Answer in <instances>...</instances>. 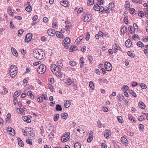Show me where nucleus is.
I'll list each match as a JSON object with an SVG mask.
<instances>
[{"instance_id": "f257e3e1", "label": "nucleus", "mask_w": 148, "mask_h": 148, "mask_svg": "<svg viewBox=\"0 0 148 148\" xmlns=\"http://www.w3.org/2000/svg\"><path fill=\"white\" fill-rule=\"evenodd\" d=\"M44 52L41 49H35L33 52V55L34 57L39 60H41L44 57L43 54Z\"/></svg>"}, {"instance_id": "a18cd8bd", "label": "nucleus", "mask_w": 148, "mask_h": 148, "mask_svg": "<svg viewBox=\"0 0 148 148\" xmlns=\"http://www.w3.org/2000/svg\"><path fill=\"white\" fill-rule=\"evenodd\" d=\"M77 49V47L76 46H71L70 48V50H72V51H76Z\"/></svg>"}, {"instance_id": "2eb2a0df", "label": "nucleus", "mask_w": 148, "mask_h": 148, "mask_svg": "<svg viewBox=\"0 0 148 148\" xmlns=\"http://www.w3.org/2000/svg\"><path fill=\"white\" fill-rule=\"evenodd\" d=\"M118 48V45L115 44L112 46V49L114 53H116L117 51Z\"/></svg>"}, {"instance_id": "4c0bfd02", "label": "nucleus", "mask_w": 148, "mask_h": 148, "mask_svg": "<svg viewBox=\"0 0 148 148\" xmlns=\"http://www.w3.org/2000/svg\"><path fill=\"white\" fill-rule=\"evenodd\" d=\"M75 148H80L81 145L79 143H76L74 145Z\"/></svg>"}, {"instance_id": "72a5a7b5", "label": "nucleus", "mask_w": 148, "mask_h": 148, "mask_svg": "<svg viewBox=\"0 0 148 148\" xmlns=\"http://www.w3.org/2000/svg\"><path fill=\"white\" fill-rule=\"evenodd\" d=\"M126 4L125 6V8L126 10L128 9V10H130V5L129 2L128 1H126Z\"/></svg>"}, {"instance_id": "49530a36", "label": "nucleus", "mask_w": 148, "mask_h": 148, "mask_svg": "<svg viewBox=\"0 0 148 148\" xmlns=\"http://www.w3.org/2000/svg\"><path fill=\"white\" fill-rule=\"evenodd\" d=\"M37 100L39 102H42L43 101V97L39 96L38 97Z\"/></svg>"}, {"instance_id": "b1692460", "label": "nucleus", "mask_w": 148, "mask_h": 148, "mask_svg": "<svg viewBox=\"0 0 148 148\" xmlns=\"http://www.w3.org/2000/svg\"><path fill=\"white\" fill-rule=\"evenodd\" d=\"M84 37L83 36H81L78 37L76 40L75 43L76 44L79 43V42L83 39Z\"/></svg>"}, {"instance_id": "ddd939ff", "label": "nucleus", "mask_w": 148, "mask_h": 148, "mask_svg": "<svg viewBox=\"0 0 148 148\" xmlns=\"http://www.w3.org/2000/svg\"><path fill=\"white\" fill-rule=\"evenodd\" d=\"M138 106L140 108L144 109L145 108V104L142 101H140L138 104Z\"/></svg>"}, {"instance_id": "0e129e2a", "label": "nucleus", "mask_w": 148, "mask_h": 148, "mask_svg": "<svg viewBox=\"0 0 148 148\" xmlns=\"http://www.w3.org/2000/svg\"><path fill=\"white\" fill-rule=\"evenodd\" d=\"M41 63V62L39 61L37 62H35L33 63V65L34 66H37L38 65L40 64Z\"/></svg>"}, {"instance_id": "cd10ccee", "label": "nucleus", "mask_w": 148, "mask_h": 148, "mask_svg": "<svg viewBox=\"0 0 148 148\" xmlns=\"http://www.w3.org/2000/svg\"><path fill=\"white\" fill-rule=\"evenodd\" d=\"M32 7L30 5L27 6L25 8V10L27 12H31L32 10Z\"/></svg>"}, {"instance_id": "412c9836", "label": "nucleus", "mask_w": 148, "mask_h": 148, "mask_svg": "<svg viewBox=\"0 0 148 148\" xmlns=\"http://www.w3.org/2000/svg\"><path fill=\"white\" fill-rule=\"evenodd\" d=\"M130 14L134 16L136 14L135 10L133 8H130Z\"/></svg>"}, {"instance_id": "c756f323", "label": "nucleus", "mask_w": 148, "mask_h": 148, "mask_svg": "<svg viewBox=\"0 0 148 148\" xmlns=\"http://www.w3.org/2000/svg\"><path fill=\"white\" fill-rule=\"evenodd\" d=\"M10 134L12 135H14L15 134V132L14 130L10 128L9 130H8Z\"/></svg>"}, {"instance_id": "a211bd4d", "label": "nucleus", "mask_w": 148, "mask_h": 148, "mask_svg": "<svg viewBox=\"0 0 148 148\" xmlns=\"http://www.w3.org/2000/svg\"><path fill=\"white\" fill-rule=\"evenodd\" d=\"M79 63L80 64V66L81 68L83 67L84 65V62L83 60V57H82L79 60Z\"/></svg>"}, {"instance_id": "7c9ffc66", "label": "nucleus", "mask_w": 148, "mask_h": 148, "mask_svg": "<svg viewBox=\"0 0 148 148\" xmlns=\"http://www.w3.org/2000/svg\"><path fill=\"white\" fill-rule=\"evenodd\" d=\"M27 95L28 96H30L31 98L33 99L34 98V95L32 94L31 91H29L27 93Z\"/></svg>"}, {"instance_id": "473e14b6", "label": "nucleus", "mask_w": 148, "mask_h": 148, "mask_svg": "<svg viewBox=\"0 0 148 148\" xmlns=\"http://www.w3.org/2000/svg\"><path fill=\"white\" fill-rule=\"evenodd\" d=\"M97 123L98 127L100 128H101L102 127H104V126L105 125H104V124H102V123H101V122L99 120L98 121Z\"/></svg>"}, {"instance_id": "c9c22d12", "label": "nucleus", "mask_w": 148, "mask_h": 148, "mask_svg": "<svg viewBox=\"0 0 148 148\" xmlns=\"http://www.w3.org/2000/svg\"><path fill=\"white\" fill-rule=\"evenodd\" d=\"M145 116L143 115H141L138 118V120L139 121H141L145 119Z\"/></svg>"}, {"instance_id": "13d9d810", "label": "nucleus", "mask_w": 148, "mask_h": 148, "mask_svg": "<svg viewBox=\"0 0 148 148\" xmlns=\"http://www.w3.org/2000/svg\"><path fill=\"white\" fill-rule=\"evenodd\" d=\"M138 15L141 17H143L144 16L143 12L142 11H140L139 14H138Z\"/></svg>"}, {"instance_id": "de8ad7c7", "label": "nucleus", "mask_w": 148, "mask_h": 148, "mask_svg": "<svg viewBox=\"0 0 148 148\" xmlns=\"http://www.w3.org/2000/svg\"><path fill=\"white\" fill-rule=\"evenodd\" d=\"M93 139V137L92 136H89V137L88 138L87 140V142L88 143H90L92 141V140Z\"/></svg>"}, {"instance_id": "a878e982", "label": "nucleus", "mask_w": 148, "mask_h": 148, "mask_svg": "<svg viewBox=\"0 0 148 148\" xmlns=\"http://www.w3.org/2000/svg\"><path fill=\"white\" fill-rule=\"evenodd\" d=\"M60 117V115L59 114H55L54 116V121H57L58 120V119Z\"/></svg>"}, {"instance_id": "79ce46f5", "label": "nucleus", "mask_w": 148, "mask_h": 148, "mask_svg": "<svg viewBox=\"0 0 148 148\" xmlns=\"http://www.w3.org/2000/svg\"><path fill=\"white\" fill-rule=\"evenodd\" d=\"M129 44H130V39H128L125 42V45L128 48H129V47H130Z\"/></svg>"}, {"instance_id": "e433bc0d", "label": "nucleus", "mask_w": 148, "mask_h": 148, "mask_svg": "<svg viewBox=\"0 0 148 148\" xmlns=\"http://www.w3.org/2000/svg\"><path fill=\"white\" fill-rule=\"evenodd\" d=\"M104 10V8L102 6L100 7L99 6V11L100 13H103V11Z\"/></svg>"}, {"instance_id": "39448f33", "label": "nucleus", "mask_w": 148, "mask_h": 148, "mask_svg": "<svg viewBox=\"0 0 148 148\" xmlns=\"http://www.w3.org/2000/svg\"><path fill=\"white\" fill-rule=\"evenodd\" d=\"M17 68L15 67L14 70L10 71V76L12 78H14L17 75Z\"/></svg>"}, {"instance_id": "6ab92c4d", "label": "nucleus", "mask_w": 148, "mask_h": 148, "mask_svg": "<svg viewBox=\"0 0 148 148\" xmlns=\"http://www.w3.org/2000/svg\"><path fill=\"white\" fill-rule=\"evenodd\" d=\"M70 101L67 100L66 101L65 103H64V106L66 108H69L71 105Z\"/></svg>"}, {"instance_id": "58836bf2", "label": "nucleus", "mask_w": 148, "mask_h": 148, "mask_svg": "<svg viewBox=\"0 0 148 148\" xmlns=\"http://www.w3.org/2000/svg\"><path fill=\"white\" fill-rule=\"evenodd\" d=\"M117 119L118 120V121L121 123H122L123 122V119L122 117L121 116H118L117 117Z\"/></svg>"}, {"instance_id": "6e6552de", "label": "nucleus", "mask_w": 148, "mask_h": 148, "mask_svg": "<svg viewBox=\"0 0 148 148\" xmlns=\"http://www.w3.org/2000/svg\"><path fill=\"white\" fill-rule=\"evenodd\" d=\"M32 38V34L31 33H29L27 34L26 36L25 41V42H29L31 40Z\"/></svg>"}, {"instance_id": "ea45409f", "label": "nucleus", "mask_w": 148, "mask_h": 148, "mask_svg": "<svg viewBox=\"0 0 148 148\" xmlns=\"http://www.w3.org/2000/svg\"><path fill=\"white\" fill-rule=\"evenodd\" d=\"M129 88L128 86L126 85H124L122 89L123 91L125 90V91H127Z\"/></svg>"}, {"instance_id": "c03bdc74", "label": "nucleus", "mask_w": 148, "mask_h": 148, "mask_svg": "<svg viewBox=\"0 0 148 148\" xmlns=\"http://www.w3.org/2000/svg\"><path fill=\"white\" fill-rule=\"evenodd\" d=\"M89 85L90 87L91 88H92L93 90H94V84L93 82H92L90 81V82L89 83Z\"/></svg>"}, {"instance_id": "4be33fe9", "label": "nucleus", "mask_w": 148, "mask_h": 148, "mask_svg": "<svg viewBox=\"0 0 148 148\" xmlns=\"http://www.w3.org/2000/svg\"><path fill=\"white\" fill-rule=\"evenodd\" d=\"M23 120L28 123L30 122L31 120L27 116H25L23 117Z\"/></svg>"}, {"instance_id": "1a4fd4ad", "label": "nucleus", "mask_w": 148, "mask_h": 148, "mask_svg": "<svg viewBox=\"0 0 148 148\" xmlns=\"http://www.w3.org/2000/svg\"><path fill=\"white\" fill-rule=\"evenodd\" d=\"M92 19V16L90 14H87L85 16L84 21L85 22H88L90 21Z\"/></svg>"}, {"instance_id": "dca6fc26", "label": "nucleus", "mask_w": 148, "mask_h": 148, "mask_svg": "<svg viewBox=\"0 0 148 148\" xmlns=\"http://www.w3.org/2000/svg\"><path fill=\"white\" fill-rule=\"evenodd\" d=\"M11 51L14 56H17L18 55V53L16 50L13 47L11 48Z\"/></svg>"}, {"instance_id": "393cba45", "label": "nucleus", "mask_w": 148, "mask_h": 148, "mask_svg": "<svg viewBox=\"0 0 148 148\" xmlns=\"http://www.w3.org/2000/svg\"><path fill=\"white\" fill-rule=\"evenodd\" d=\"M18 144L21 147H23V143L21 138H18Z\"/></svg>"}, {"instance_id": "f3484780", "label": "nucleus", "mask_w": 148, "mask_h": 148, "mask_svg": "<svg viewBox=\"0 0 148 148\" xmlns=\"http://www.w3.org/2000/svg\"><path fill=\"white\" fill-rule=\"evenodd\" d=\"M56 35L57 37L59 38H64V35L61 32H57L56 33Z\"/></svg>"}, {"instance_id": "603ef678", "label": "nucleus", "mask_w": 148, "mask_h": 148, "mask_svg": "<svg viewBox=\"0 0 148 148\" xmlns=\"http://www.w3.org/2000/svg\"><path fill=\"white\" fill-rule=\"evenodd\" d=\"M138 36L137 34L134 35L133 36L132 38L134 40H136L138 39L139 38L138 37Z\"/></svg>"}, {"instance_id": "5fc2aeb1", "label": "nucleus", "mask_w": 148, "mask_h": 148, "mask_svg": "<svg viewBox=\"0 0 148 148\" xmlns=\"http://www.w3.org/2000/svg\"><path fill=\"white\" fill-rule=\"evenodd\" d=\"M90 34L88 32H87L86 33V40H88L90 38Z\"/></svg>"}, {"instance_id": "2f4dec72", "label": "nucleus", "mask_w": 148, "mask_h": 148, "mask_svg": "<svg viewBox=\"0 0 148 148\" xmlns=\"http://www.w3.org/2000/svg\"><path fill=\"white\" fill-rule=\"evenodd\" d=\"M21 93V92L19 90L17 91L14 93V96L15 97L17 96L16 97H17L20 95Z\"/></svg>"}, {"instance_id": "423d86ee", "label": "nucleus", "mask_w": 148, "mask_h": 148, "mask_svg": "<svg viewBox=\"0 0 148 148\" xmlns=\"http://www.w3.org/2000/svg\"><path fill=\"white\" fill-rule=\"evenodd\" d=\"M105 69L107 71H110L112 69V66L111 64L109 62H106L105 63Z\"/></svg>"}, {"instance_id": "f8f14e48", "label": "nucleus", "mask_w": 148, "mask_h": 148, "mask_svg": "<svg viewBox=\"0 0 148 148\" xmlns=\"http://www.w3.org/2000/svg\"><path fill=\"white\" fill-rule=\"evenodd\" d=\"M121 141L123 144H125V145H127L128 142L127 139L125 137H122L121 139Z\"/></svg>"}, {"instance_id": "0eeeda50", "label": "nucleus", "mask_w": 148, "mask_h": 148, "mask_svg": "<svg viewBox=\"0 0 148 148\" xmlns=\"http://www.w3.org/2000/svg\"><path fill=\"white\" fill-rule=\"evenodd\" d=\"M134 27L130 26V33L133 34L135 32V30H137L138 29V25L136 23L133 24Z\"/></svg>"}, {"instance_id": "6e6d98bb", "label": "nucleus", "mask_w": 148, "mask_h": 148, "mask_svg": "<svg viewBox=\"0 0 148 148\" xmlns=\"http://www.w3.org/2000/svg\"><path fill=\"white\" fill-rule=\"evenodd\" d=\"M24 109H23L21 108H19L17 109V110H19V112L20 113H22L24 111H25V110H24Z\"/></svg>"}, {"instance_id": "9b49d317", "label": "nucleus", "mask_w": 148, "mask_h": 148, "mask_svg": "<svg viewBox=\"0 0 148 148\" xmlns=\"http://www.w3.org/2000/svg\"><path fill=\"white\" fill-rule=\"evenodd\" d=\"M110 131H107L103 132V134L104 135L105 137L106 138H109V137L110 136Z\"/></svg>"}, {"instance_id": "69168bd1", "label": "nucleus", "mask_w": 148, "mask_h": 148, "mask_svg": "<svg viewBox=\"0 0 148 148\" xmlns=\"http://www.w3.org/2000/svg\"><path fill=\"white\" fill-rule=\"evenodd\" d=\"M23 31H24L23 29H20L18 31V35L19 34L21 35V34L23 33Z\"/></svg>"}, {"instance_id": "f03ea898", "label": "nucleus", "mask_w": 148, "mask_h": 148, "mask_svg": "<svg viewBox=\"0 0 148 148\" xmlns=\"http://www.w3.org/2000/svg\"><path fill=\"white\" fill-rule=\"evenodd\" d=\"M51 69L55 74L58 75L60 73V69L55 64H52L51 66Z\"/></svg>"}, {"instance_id": "a19ab883", "label": "nucleus", "mask_w": 148, "mask_h": 148, "mask_svg": "<svg viewBox=\"0 0 148 148\" xmlns=\"http://www.w3.org/2000/svg\"><path fill=\"white\" fill-rule=\"evenodd\" d=\"M137 46L138 47H142L144 45L143 43L141 41H138L137 43Z\"/></svg>"}, {"instance_id": "774afa93", "label": "nucleus", "mask_w": 148, "mask_h": 148, "mask_svg": "<svg viewBox=\"0 0 148 148\" xmlns=\"http://www.w3.org/2000/svg\"><path fill=\"white\" fill-rule=\"evenodd\" d=\"M88 134H89V136H92V135H93V132L91 131H90L88 132Z\"/></svg>"}, {"instance_id": "9d476101", "label": "nucleus", "mask_w": 148, "mask_h": 148, "mask_svg": "<svg viewBox=\"0 0 148 148\" xmlns=\"http://www.w3.org/2000/svg\"><path fill=\"white\" fill-rule=\"evenodd\" d=\"M47 33L49 35L53 36L55 34V31L53 29H50L47 31Z\"/></svg>"}, {"instance_id": "4d7b16f0", "label": "nucleus", "mask_w": 148, "mask_h": 148, "mask_svg": "<svg viewBox=\"0 0 148 148\" xmlns=\"http://www.w3.org/2000/svg\"><path fill=\"white\" fill-rule=\"evenodd\" d=\"M26 142L27 144H29L30 145H32V142L29 139H27L26 140Z\"/></svg>"}, {"instance_id": "bb28decb", "label": "nucleus", "mask_w": 148, "mask_h": 148, "mask_svg": "<svg viewBox=\"0 0 148 148\" xmlns=\"http://www.w3.org/2000/svg\"><path fill=\"white\" fill-rule=\"evenodd\" d=\"M56 110L57 111H61L62 110V109L61 107V106L58 104H57L56 105Z\"/></svg>"}, {"instance_id": "680f3d73", "label": "nucleus", "mask_w": 148, "mask_h": 148, "mask_svg": "<svg viewBox=\"0 0 148 148\" xmlns=\"http://www.w3.org/2000/svg\"><path fill=\"white\" fill-rule=\"evenodd\" d=\"M52 27L53 28H55L57 26V23L55 22H53L52 24Z\"/></svg>"}, {"instance_id": "7ed1b4c3", "label": "nucleus", "mask_w": 148, "mask_h": 148, "mask_svg": "<svg viewBox=\"0 0 148 148\" xmlns=\"http://www.w3.org/2000/svg\"><path fill=\"white\" fill-rule=\"evenodd\" d=\"M46 70V67L43 64H41L37 69L38 72L40 74H43Z\"/></svg>"}, {"instance_id": "f704fd0d", "label": "nucleus", "mask_w": 148, "mask_h": 148, "mask_svg": "<svg viewBox=\"0 0 148 148\" xmlns=\"http://www.w3.org/2000/svg\"><path fill=\"white\" fill-rule=\"evenodd\" d=\"M69 64L72 66H76L77 64L76 62L75 61H73L69 62Z\"/></svg>"}, {"instance_id": "338daca9", "label": "nucleus", "mask_w": 148, "mask_h": 148, "mask_svg": "<svg viewBox=\"0 0 148 148\" xmlns=\"http://www.w3.org/2000/svg\"><path fill=\"white\" fill-rule=\"evenodd\" d=\"M131 91H132V95L134 97H136V93L135 92H134V91L133 90H131Z\"/></svg>"}, {"instance_id": "20e7f679", "label": "nucleus", "mask_w": 148, "mask_h": 148, "mask_svg": "<svg viewBox=\"0 0 148 148\" xmlns=\"http://www.w3.org/2000/svg\"><path fill=\"white\" fill-rule=\"evenodd\" d=\"M70 134L69 132L66 133L61 138V140L62 142L64 143L67 142L70 138Z\"/></svg>"}, {"instance_id": "c85d7f7f", "label": "nucleus", "mask_w": 148, "mask_h": 148, "mask_svg": "<svg viewBox=\"0 0 148 148\" xmlns=\"http://www.w3.org/2000/svg\"><path fill=\"white\" fill-rule=\"evenodd\" d=\"M61 116L62 118L63 119H65L67 117L68 114L66 113H63L61 114Z\"/></svg>"}, {"instance_id": "37998d69", "label": "nucleus", "mask_w": 148, "mask_h": 148, "mask_svg": "<svg viewBox=\"0 0 148 148\" xmlns=\"http://www.w3.org/2000/svg\"><path fill=\"white\" fill-rule=\"evenodd\" d=\"M99 6L98 4H97L94 5V8L96 11H99Z\"/></svg>"}, {"instance_id": "864d4df0", "label": "nucleus", "mask_w": 148, "mask_h": 148, "mask_svg": "<svg viewBox=\"0 0 148 148\" xmlns=\"http://www.w3.org/2000/svg\"><path fill=\"white\" fill-rule=\"evenodd\" d=\"M124 21L126 24H127L128 23H129V21L128 19V17L126 16L124 18Z\"/></svg>"}, {"instance_id": "aec40b11", "label": "nucleus", "mask_w": 148, "mask_h": 148, "mask_svg": "<svg viewBox=\"0 0 148 148\" xmlns=\"http://www.w3.org/2000/svg\"><path fill=\"white\" fill-rule=\"evenodd\" d=\"M64 44L68 45L70 42V40L69 38H66L64 39Z\"/></svg>"}, {"instance_id": "4468645a", "label": "nucleus", "mask_w": 148, "mask_h": 148, "mask_svg": "<svg viewBox=\"0 0 148 148\" xmlns=\"http://www.w3.org/2000/svg\"><path fill=\"white\" fill-rule=\"evenodd\" d=\"M26 130H27V132L29 133V134L31 136V135L32 134L33 132V129L31 127H26Z\"/></svg>"}, {"instance_id": "5701e85b", "label": "nucleus", "mask_w": 148, "mask_h": 148, "mask_svg": "<svg viewBox=\"0 0 148 148\" xmlns=\"http://www.w3.org/2000/svg\"><path fill=\"white\" fill-rule=\"evenodd\" d=\"M60 3L61 5L64 7H67L68 5V2L66 1H61Z\"/></svg>"}, {"instance_id": "bf43d9fd", "label": "nucleus", "mask_w": 148, "mask_h": 148, "mask_svg": "<svg viewBox=\"0 0 148 148\" xmlns=\"http://www.w3.org/2000/svg\"><path fill=\"white\" fill-rule=\"evenodd\" d=\"M131 84V85L132 86H135L138 84V83L136 82H132Z\"/></svg>"}, {"instance_id": "09e8293b", "label": "nucleus", "mask_w": 148, "mask_h": 148, "mask_svg": "<svg viewBox=\"0 0 148 148\" xmlns=\"http://www.w3.org/2000/svg\"><path fill=\"white\" fill-rule=\"evenodd\" d=\"M140 87L142 89H145L147 88V86L144 84L141 83L140 85Z\"/></svg>"}, {"instance_id": "052dcab7", "label": "nucleus", "mask_w": 148, "mask_h": 148, "mask_svg": "<svg viewBox=\"0 0 148 148\" xmlns=\"http://www.w3.org/2000/svg\"><path fill=\"white\" fill-rule=\"evenodd\" d=\"M83 9L82 8H79L77 11V13L78 14L80 13L83 11Z\"/></svg>"}, {"instance_id": "3c124183", "label": "nucleus", "mask_w": 148, "mask_h": 148, "mask_svg": "<svg viewBox=\"0 0 148 148\" xmlns=\"http://www.w3.org/2000/svg\"><path fill=\"white\" fill-rule=\"evenodd\" d=\"M57 64L58 67L60 69V67H62L63 66L62 64L60 62H58Z\"/></svg>"}, {"instance_id": "8fccbe9b", "label": "nucleus", "mask_w": 148, "mask_h": 148, "mask_svg": "<svg viewBox=\"0 0 148 148\" xmlns=\"http://www.w3.org/2000/svg\"><path fill=\"white\" fill-rule=\"evenodd\" d=\"M94 3V1L93 0H89L87 2V3L89 4V5H92Z\"/></svg>"}, {"instance_id": "e2e57ef3", "label": "nucleus", "mask_w": 148, "mask_h": 148, "mask_svg": "<svg viewBox=\"0 0 148 148\" xmlns=\"http://www.w3.org/2000/svg\"><path fill=\"white\" fill-rule=\"evenodd\" d=\"M54 134L53 133H50L49 135V138H53Z\"/></svg>"}]
</instances>
